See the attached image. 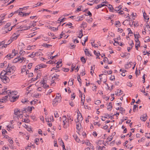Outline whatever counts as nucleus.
<instances>
[{"label":"nucleus","instance_id":"nucleus-1","mask_svg":"<svg viewBox=\"0 0 150 150\" xmlns=\"http://www.w3.org/2000/svg\"><path fill=\"white\" fill-rule=\"evenodd\" d=\"M9 74L8 72L6 71L3 70L1 73L0 78L1 79L2 82L4 83L8 82L9 81V78L6 76Z\"/></svg>","mask_w":150,"mask_h":150},{"label":"nucleus","instance_id":"nucleus-2","mask_svg":"<svg viewBox=\"0 0 150 150\" xmlns=\"http://www.w3.org/2000/svg\"><path fill=\"white\" fill-rule=\"evenodd\" d=\"M7 89V88H4L2 89V92H0L1 94L6 95L8 94V95L10 97L11 96H12V95H16V91H11L10 90H8L7 91H6Z\"/></svg>","mask_w":150,"mask_h":150},{"label":"nucleus","instance_id":"nucleus-3","mask_svg":"<svg viewBox=\"0 0 150 150\" xmlns=\"http://www.w3.org/2000/svg\"><path fill=\"white\" fill-rule=\"evenodd\" d=\"M33 108L34 109V107H28L27 108H24L21 110L18 108H16L14 110V112H23L24 111L26 112H30L32 111Z\"/></svg>","mask_w":150,"mask_h":150},{"label":"nucleus","instance_id":"nucleus-4","mask_svg":"<svg viewBox=\"0 0 150 150\" xmlns=\"http://www.w3.org/2000/svg\"><path fill=\"white\" fill-rule=\"evenodd\" d=\"M15 69V66H11L8 64L7 66V68L6 69L9 74L11 73H13Z\"/></svg>","mask_w":150,"mask_h":150},{"label":"nucleus","instance_id":"nucleus-5","mask_svg":"<svg viewBox=\"0 0 150 150\" xmlns=\"http://www.w3.org/2000/svg\"><path fill=\"white\" fill-rule=\"evenodd\" d=\"M77 120L76 119V121H77L79 123H81V121L83 119L82 115L81 113H77Z\"/></svg>","mask_w":150,"mask_h":150},{"label":"nucleus","instance_id":"nucleus-6","mask_svg":"<svg viewBox=\"0 0 150 150\" xmlns=\"http://www.w3.org/2000/svg\"><path fill=\"white\" fill-rule=\"evenodd\" d=\"M63 117L64 118V120H63V122L64 123L63 127L64 128H67L69 126V121H65L66 119L67 118L65 116L64 117Z\"/></svg>","mask_w":150,"mask_h":150},{"label":"nucleus","instance_id":"nucleus-7","mask_svg":"<svg viewBox=\"0 0 150 150\" xmlns=\"http://www.w3.org/2000/svg\"><path fill=\"white\" fill-rule=\"evenodd\" d=\"M105 3H107V1H105L104 2H103L102 4H99L98 5L95 7V8L96 9H98V8H101L102 7L105 6H108L107 5H106V4H105Z\"/></svg>","mask_w":150,"mask_h":150},{"label":"nucleus","instance_id":"nucleus-8","mask_svg":"<svg viewBox=\"0 0 150 150\" xmlns=\"http://www.w3.org/2000/svg\"><path fill=\"white\" fill-rule=\"evenodd\" d=\"M31 28V27H30V26H27L26 25H21L20 26V27L19 28H20V29H22V30L21 29V30H27L29 29H30Z\"/></svg>","mask_w":150,"mask_h":150},{"label":"nucleus","instance_id":"nucleus-9","mask_svg":"<svg viewBox=\"0 0 150 150\" xmlns=\"http://www.w3.org/2000/svg\"><path fill=\"white\" fill-rule=\"evenodd\" d=\"M8 95H6L5 96L2 97L0 99V102L2 103H4V102H6L8 100Z\"/></svg>","mask_w":150,"mask_h":150},{"label":"nucleus","instance_id":"nucleus-10","mask_svg":"<svg viewBox=\"0 0 150 150\" xmlns=\"http://www.w3.org/2000/svg\"><path fill=\"white\" fill-rule=\"evenodd\" d=\"M147 118V116L146 114L145 113L141 116L140 117V119L142 121L145 122L146 121Z\"/></svg>","mask_w":150,"mask_h":150},{"label":"nucleus","instance_id":"nucleus-11","mask_svg":"<svg viewBox=\"0 0 150 150\" xmlns=\"http://www.w3.org/2000/svg\"><path fill=\"white\" fill-rule=\"evenodd\" d=\"M113 115H112L110 116V115L108 113L105 114L104 116H102V118L104 117V118L108 119L110 118H111V119H112L113 118Z\"/></svg>","mask_w":150,"mask_h":150},{"label":"nucleus","instance_id":"nucleus-12","mask_svg":"<svg viewBox=\"0 0 150 150\" xmlns=\"http://www.w3.org/2000/svg\"><path fill=\"white\" fill-rule=\"evenodd\" d=\"M75 121L76 123V129L78 131H79L81 128V123H79V122H77V121H76V120H75Z\"/></svg>","mask_w":150,"mask_h":150},{"label":"nucleus","instance_id":"nucleus-13","mask_svg":"<svg viewBox=\"0 0 150 150\" xmlns=\"http://www.w3.org/2000/svg\"><path fill=\"white\" fill-rule=\"evenodd\" d=\"M105 4H106V5L108 6H107L108 7L110 11L113 12H114V9L112 5L108 4V2L107 3H105Z\"/></svg>","mask_w":150,"mask_h":150},{"label":"nucleus","instance_id":"nucleus-14","mask_svg":"<svg viewBox=\"0 0 150 150\" xmlns=\"http://www.w3.org/2000/svg\"><path fill=\"white\" fill-rule=\"evenodd\" d=\"M59 99V97H56L53 100L52 103V104L54 105L56 104L57 103Z\"/></svg>","mask_w":150,"mask_h":150},{"label":"nucleus","instance_id":"nucleus-15","mask_svg":"<svg viewBox=\"0 0 150 150\" xmlns=\"http://www.w3.org/2000/svg\"><path fill=\"white\" fill-rule=\"evenodd\" d=\"M17 53H14V55H12L11 54H9L7 55L5 57L8 58V59H10L11 58H13L14 56L16 55V54Z\"/></svg>","mask_w":150,"mask_h":150},{"label":"nucleus","instance_id":"nucleus-16","mask_svg":"<svg viewBox=\"0 0 150 150\" xmlns=\"http://www.w3.org/2000/svg\"><path fill=\"white\" fill-rule=\"evenodd\" d=\"M7 62L6 61H4L3 63L0 64V68H3L4 67H7Z\"/></svg>","mask_w":150,"mask_h":150},{"label":"nucleus","instance_id":"nucleus-17","mask_svg":"<svg viewBox=\"0 0 150 150\" xmlns=\"http://www.w3.org/2000/svg\"><path fill=\"white\" fill-rule=\"evenodd\" d=\"M85 143L87 146H89L91 149H92L93 150H94V148L93 145L89 142L88 140Z\"/></svg>","mask_w":150,"mask_h":150},{"label":"nucleus","instance_id":"nucleus-18","mask_svg":"<svg viewBox=\"0 0 150 150\" xmlns=\"http://www.w3.org/2000/svg\"><path fill=\"white\" fill-rule=\"evenodd\" d=\"M83 16H81L79 17L75 18L74 19H76V20L78 21H82L83 19Z\"/></svg>","mask_w":150,"mask_h":150},{"label":"nucleus","instance_id":"nucleus-19","mask_svg":"<svg viewBox=\"0 0 150 150\" xmlns=\"http://www.w3.org/2000/svg\"><path fill=\"white\" fill-rule=\"evenodd\" d=\"M13 41V39H12L11 38L7 42V43L6 44L5 43V46L2 45V47H6V46L10 44Z\"/></svg>","mask_w":150,"mask_h":150},{"label":"nucleus","instance_id":"nucleus-20","mask_svg":"<svg viewBox=\"0 0 150 150\" xmlns=\"http://www.w3.org/2000/svg\"><path fill=\"white\" fill-rule=\"evenodd\" d=\"M85 54L87 55L88 56H91V54L90 53L89 51H88V50L87 49H86L84 50Z\"/></svg>","mask_w":150,"mask_h":150},{"label":"nucleus","instance_id":"nucleus-21","mask_svg":"<svg viewBox=\"0 0 150 150\" xmlns=\"http://www.w3.org/2000/svg\"><path fill=\"white\" fill-rule=\"evenodd\" d=\"M112 108V103H110L107 106V109L109 110H111Z\"/></svg>","mask_w":150,"mask_h":150},{"label":"nucleus","instance_id":"nucleus-22","mask_svg":"<svg viewBox=\"0 0 150 150\" xmlns=\"http://www.w3.org/2000/svg\"><path fill=\"white\" fill-rule=\"evenodd\" d=\"M14 115H13V119L14 120H16L17 119H18V115L19 113H14Z\"/></svg>","mask_w":150,"mask_h":150},{"label":"nucleus","instance_id":"nucleus-23","mask_svg":"<svg viewBox=\"0 0 150 150\" xmlns=\"http://www.w3.org/2000/svg\"><path fill=\"white\" fill-rule=\"evenodd\" d=\"M116 110H119L120 111L122 112H124L125 111V110L122 107H119L118 108H116Z\"/></svg>","mask_w":150,"mask_h":150},{"label":"nucleus","instance_id":"nucleus-24","mask_svg":"<svg viewBox=\"0 0 150 150\" xmlns=\"http://www.w3.org/2000/svg\"><path fill=\"white\" fill-rule=\"evenodd\" d=\"M37 53H34V52H32L31 54H30V55H29L28 56V57H30L31 58H33L35 56H36V54Z\"/></svg>","mask_w":150,"mask_h":150},{"label":"nucleus","instance_id":"nucleus-25","mask_svg":"<svg viewBox=\"0 0 150 150\" xmlns=\"http://www.w3.org/2000/svg\"><path fill=\"white\" fill-rule=\"evenodd\" d=\"M11 97H12V98H13V100H11V101L12 102H13L14 101H15L16 100V99H17L18 98V97H19L18 96L14 97V96H12Z\"/></svg>","mask_w":150,"mask_h":150},{"label":"nucleus","instance_id":"nucleus-26","mask_svg":"<svg viewBox=\"0 0 150 150\" xmlns=\"http://www.w3.org/2000/svg\"><path fill=\"white\" fill-rule=\"evenodd\" d=\"M82 26H81V28H86L87 27V23L85 22H83L81 24Z\"/></svg>","mask_w":150,"mask_h":150},{"label":"nucleus","instance_id":"nucleus-27","mask_svg":"<svg viewBox=\"0 0 150 150\" xmlns=\"http://www.w3.org/2000/svg\"><path fill=\"white\" fill-rule=\"evenodd\" d=\"M120 71H122V72L121 74V75L123 76H125V72H126L127 71L125 70H122V69H120Z\"/></svg>","mask_w":150,"mask_h":150},{"label":"nucleus","instance_id":"nucleus-28","mask_svg":"<svg viewBox=\"0 0 150 150\" xmlns=\"http://www.w3.org/2000/svg\"><path fill=\"white\" fill-rule=\"evenodd\" d=\"M122 91L121 90H117V93L116 94L117 96L119 95L120 96L122 94Z\"/></svg>","mask_w":150,"mask_h":150},{"label":"nucleus","instance_id":"nucleus-29","mask_svg":"<svg viewBox=\"0 0 150 150\" xmlns=\"http://www.w3.org/2000/svg\"><path fill=\"white\" fill-rule=\"evenodd\" d=\"M38 65L40 66V69L45 68L47 67V65L46 64H40V65Z\"/></svg>","mask_w":150,"mask_h":150},{"label":"nucleus","instance_id":"nucleus-30","mask_svg":"<svg viewBox=\"0 0 150 150\" xmlns=\"http://www.w3.org/2000/svg\"><path fill=\"white\" fill-rule=\"evenodd\" d=\"M81 60L83 64L85 63L86 62V60L83 57H81Z\"/></svg>","mask_w":150,"mask_h":150},{"label":"nucleus","instance_id":"nucleus-31","mask_svg":"<svg viewBox=\"0 0 150 150\" xmlns=\"http://www.w3.org/2000/svg\"><path fill=\"white\" fill-rule=\"evenodd\" d=\"M61 18L62 17H61L60 18H59V19L57 21L58 23H61L62 22H63L64 21V19L65 18H62L61 19Z\"/></svg>","mask_w":150,"mask_h":150},{"label":"nucleus","instance_id":"nucleus-32","mask_svg":"<svg viewBox=\"0 0 150 150\" xmlns=\"http://www.w3.org/2000/svg\"><path fill=\"white\" fill-rule=\"evenodd\" d=\"M6 41L7 40H5L1 42H0V46H1L2 45H3L4 46H5V43H6Z\"/></svg>","mask_w":150,"mask_h":150},{"label":"nucleus","instance_id":"nucleus-33","mask_svg":"<svg viewBox=\"0 0 150 150\" xmlns=\"http://www.w3.org/2000/svg\"><path fill=\"white\" fill-rule=\"evenodd\" d=\"M143 16L144 18L146 19H147V20H149V17L148 16H147L146 15V13H144Z\"/></svg>","mask_w":150,"mask_h":150},{"label":"nucleus","instance_id":"nucleus-34","mask_svg":"<svg viewBox=\"0 0 150 150\" xmlns=\"http://www.w3.org/2000/svg\"><path fill=\"white\" fill-rule=\"evenodd\" d=\"M67 119L69 121L70 120H71V121H72L73 120V118L72 117L70 116L69 115H67Z\"/></svg>","mask_w":150,"mask_h":150},{"label":"nucleus","instance_id":"nucleus-35","mask_svg":"<svg viewBox=\"0 0 150 150\" xmlns=\"http://www.w3.org/2000/svg\"><path fill=\"white\" fill-rule=\"evenodd\" d=\"M62 70H63L64 71H65V72H67L69 71V69L68 68H62Z\"/></svg>","mask_w":150,"mask_h":150},{"label":"nucleus","instance_id":"nucleus-36","mask_svg":"<svg viewBox=\"0 0 150 150\" xmlns=\"http://www.w3.org/2000/svg\"><path fill=\"white\" fill-rule=\"evenodd\" d=\"M11 25V23H8L6 24V25L4 26V28H7L10 26Z\"/></svg>","mask_w":150,"mask_h":150},{"label":"nucleus","instance_id":"nucleus-37","mask_svg":"<svg viewBox=\"0 0 150 150\" xmlns=\"http://www.w3.org/2000/svg\"><path fill=\"white\" fill-rule=\"evenodd\" d=\"M128 54L129 55L130 54L129 53L128 54L127 53H125V54L122 53V54H121V55L122 57H126Z\"/></svg>","mask_w":150,"mask_h":150},{"label":"nucleus","instance_id":"nucleus-38","mask_svg":"<svg viewBox=\"0 0 150 150\" xmlns=\"http://www.w3.org/2000/svg\"><path fill=\"white\" fill-rule=\"evenodd\" d=\"M39 139H36L35 140V143L37 145H38L39 144Z\"/></svg>","mask_w":150,"mask_h":150},{"label":"nucleus","instance_id":"nucleus-39","mask_svg":"<svg viewBox=\"0 0 150 150\" xmlns=\"http://www.w3.org/2000/svg\"><path fill=\"white\" fill-rule=\"evenodd\" d=\"M50 28L51 29V30H53L54 31L57 30H58V28H56L52 27H50Z\"/></svg>","mask_w":150,"mask_h":150},{"label":"nucleus","instance_id":"nucleus-40","mask_svg":"<svg viewBox=\"0 0 150 150\" xmlns=\"http://www.w3.org/2000/svg\"><path fill=\"white\" fill-rule=\"evenodd\" d=\"M43 46L45 47H48L50 46H52V45L45 43L43 44Z\"/></svg>","mask_w":150,"mask_h":150},{"label":"nucleus","instance_id":"nucleus-41","mask_svg":"<svg viewBox=\"0 0 150 150\" xmlns=\"http://www.w3.org/2000/svg\"><path fill=\"white\" fill-rule=\"evenodd\" d=\"M94 54L97 56H98L100 55V52H96V51L95 50H94Z\"/></svg>","mask_w":150,"mask_h":150},{"label":"nucleus","instance_id":"nucleus-42","mask_svg":"<svg viewBox=\"0 0 150 150\" xmlns=\"http://www.w3.org/2000/svg\"><path fill=\"white\" fill-rule=\"evenodd\" d=\"M77 80H78V81L79 82V83L81 84V78L80 77V75H78V76L77 77Z\"/></svg>","mask_w":150,"mask_h":150},{"label":"nucleus","instance_id":"nucleus-43","mask_svg":"<svg viewBox=\"0 0 150 150\" xmlns=\"http://www.w3.org/2000/svg\"><path fill=\"white\" fill-rule=\"evenodd\" d=\"M36 23V21H33L32 25H30V27H31V28L32 27H34L35 26V25H36V24H35Z\"/></svg>","mask_w":150,"mask_h":150},{"label":"nucleus","instance_id":"nucleus-44","mask_svg":"<svg viewBox=\"0 0 150 150\" xmlns=\"http://www.w3.org/2000/svg\"><path fill=\"white\" fill-rule=\"evenodd\" d=\"M40 69V66L38 65H37L36 66L35 68V71L37 72V70L39 69Z\"/></svg>","mask_w":150,"mask_h":150},{"label":"nucleus","instance_id":"nucleus-45","mask_svg":"<svg viewBox=\"0 0 150 150\" xmlns=\"http://www.w3.org/2000/svg\"><path fill=\"white\" fill-rule=\"evenodd\" d=\"M73 80H74V79H73V80L71 79V81L70 82V79H69V81L68 83L70 84L71 86L73 84Z\"/></svg>","mask_w":150,"mask_h":150},{"label":"nucleus","instance_id":"nucleus-46","mask_svg":"<svg viewBox=\"0 0 150 150\" xmlns=\"http://www.w3.org/2000/svg\"><path fill=\"white\" fill-rule=\"evenodd\" d=\"M59 76V75H57L56 74H55L53 76H52V78H54L55 79H58V77Z\"/></svg>","mask_w":150,"mask_h":150},{"label":"nucleus","instance_id":"nucleus-47","mask_svg":"<svg viewBox=\"0 0 150 150\" xmlns=\"http://www.w3.org/2000/svg\"><path fill=\"white\" fill-rule=\"evenodd\" d=\"M100 103L101 101L100 100H97L96 101L95 104L96 105H98Z\"/></svg>","mask_w":150,"mask_h":150},{"label":"nucleus","instance_id":"nucleus-48","mask_svg":"<svg viewBox=\"0 0 150 150\" xmlns=\"http://www.w3.org/2000/svg\"><path fill=\"white\" fill-rule=\"evenodd\" d=\"M82 6H79L78 8L77 9V10H76V11H80L82 10L81 9V7Z\"/></svg>","mask_w":150,"mask_h":150},{"label":"nucleus","instance_id":"nucleus-49","mask_svg":"<svg viewBox=\"0 0 150 150\" xmlns=\"http://www.w3.org/2000/svg\"><path fill=\"white\" fill-rule=\"evenodd\" d=\"M87 15H85V16H89L90 17L91 16H92V14L89 11H88L87 13Z\"/></svg>","mask_w":150,"mask_h":150},{"label":"nucleus","instance_id":"nucleus-50","mask_svg":"<svg viewBox=\"0 0 150 150\" xmlns=\"http://www.w3.org/2000/svg\"><path fill=\"white\" fill-rule=\"evenodd\" d=\"M145 136L148 138L150 139V133H146Z\"/></svg>","mask_w":150,"mask_h":150},{"label":"nucleus","instance_id":"nucleus-51","mask_svg":"<svg viewBox=\"0 0 150 150\" xmlns=\"http://www.w3.org/2000/svg\"><path fill=\"white\" fill-rule=\"evenodd\" d=\"M138 108V105H134L133 107V111L134 112H135L136 111H135L137 108Z\"/></svg>","mask_w":150,"mask_h":150},{"label":"nucleus","instance_id":"nucleus-52","mask_svg":"<svg viewBox=\"0 0 150 150\" xmlns=\"http://www.w3.org/2000/svg\"><path fill=\"white\" fill-rule=\"evenodd\" d=\"M94 124L95 125H98V127H100V124L99 122H95L94 123Z\"/></svg>","mask_w":150,"mask_h":150},{"label":"nucleus","instance_id":"nucleus-53","mask_svg":"<svg viewBox=\"0 0 150 150\" xmlns=\"http://www.w3.org/2000/svg\"><path fill=\"white\" fill-rule=\"evenodd\" d=\"M115 25L116 26L117 25L118 26H120L121 25L119 21H117L116 23L115 24Z\"/></svg>","mask_w":150,"mask_h":150},{"label":"nucleus","instance_id":"nucleus-54","mask_svg":"<svg viewBox=\"0 0 150 150\" xmlns=\"http://www.w3.org/2000/svg\"><path fill=\"white\" fill-rule=\"evenodd\" d=\"M103 61L104 62H105L106 61L108 62V60L107 57H105L103 60Z\"/></svg>","mask_w":150,"mask_h":150},{"label":"nucleus","instance_id":"nucleus-55","mask_svg":"<svg viewBox=\"0 0 150 150\" xmlns=\"http://www.w3.org/2000/svg\"><path fill=\"white\" fill-rule=\"evenodd\" d=\"M17 38V36L13 35L11 37V38L12 39H13V40L14 39H16Z\"/></svg>","mask_w":150,"mask_h":150},{"label":"nucleus","instance_id":"nucleus-56","mask_svg":"<svg viewBox=\"0 0 150 150\" xmlns=\"http://www.w3.org/2000/svg\"><path fill=\"white\" fill-rule=\"evenodd\" d=\"M33 64L32 63H30L28 65V67L29 69H30L32 66Z\"/></svg>","mask_w":150,"mask_h":150},{"label":"nucleus","instance_id":"nucleus-57","mask_svg":"<svg viewBox=\"0 0 150 150\" xmlns=\"http://www.w3.org/2000/svg\"><path fill=\"white\" fill-rule=\"evenodd\" d=\"M127 85L130 87H131L132 86V84L130 82H128L127 83Z\"/></svg>","mask_w":150,"mask_h":150},{"label":"nucleus","instance_id":"nucleus-58","mask_svg":"<svg viewBox=\"0 0 150 150\" xmlns=\"http://www.w3.org/2000/svg\"><path fill=\"white\" fill-rule=\"evenodd\" d=\"M139 35L138 33H137L136 34H134V36L135 38H137V37H138V38H139L138 36H139Z\"/></svg>","mask_w":150,"mask_h":150},{"label":"nucleus","instance_id":"nucleus-59","mask_svg":"<svg viewBox=\"0 0 150 150\" xmlns=\"http://www.w3.org/2000/svg\"><path fill=\"white\" fill-rule=\"evenodd\" d=\"M75 140L76 142H79L80 141V140L79 139V138H78V137H77V136L76 137V138H75Z\"/></svg>","mask_w":150,"mask_h":150},{"label":"nucleus","instance_id":"nucleus-60","mask_svg":"<svg viewBox=\"0 0 150 150\" xmlns=\"http://www.w3.org/2000/svg\"><path fill=\"white\" fill-rule=\"evenodd\" d=\"M102 141L101 140H99L96 142V144L97 145L100 144L101 145L102 144Z\"/></svg>","mask_w":150,"mask_h":150},{"label":"nucleus","instance_id":"nucleus-61","mask_svg":"<svg viewBox=\"0 0 150 150\" xmlns=\"http://www.w3.org/2000/svg\"><path fill=\"white\" fill-rule=\"evenodd\" d=\"M61 142L62 143V147L63 149V150H67L65 148V146L64 144V142L62 140H61Z\"/></svg>","mask_w":150,"mask_h":150},{"label":"nucleus","instance_id":"nucleus-62","mask_svg":"<svg viewBox=\"0 0 150 150\" xmlns=\"http://www.w3.org/2000/svg\"><path fill=\"white\" fill-rule=\"evenodd\" d=\"M8 141L10 144H13V141L12 139H9Z\"/></svg>","mask_w":150,"mask_h":150},{"label":"nucleus","instance_id":"nucleus-63","mask_svg":"<svg viewBox=\"0 0 150 150\" xmlns=\"http://www.w3.org/2000/svg\"><path fill=\"white\" fill-rule=\"evenodd\" d=\"M120 9H119L118 7H116L115 8V9H114V12L115 11H116V12H117L120 11Z\"/></svg>","mask_w":150,"mask_h":150},{"label":"nucleus","instance_id":"nucleus-64","mask_svg":"<svg viewBox=\"0 0 150 150\" xmlns=\"http://www.w3.org/2000/svg\"><path fill=\"white\" fill-rule=\"evenodd\" d=\"M9 149L8 147L4 146L3 147V150H8Z\"/></svg>","mask_w":150,"mask_h":150}]
</instances>
